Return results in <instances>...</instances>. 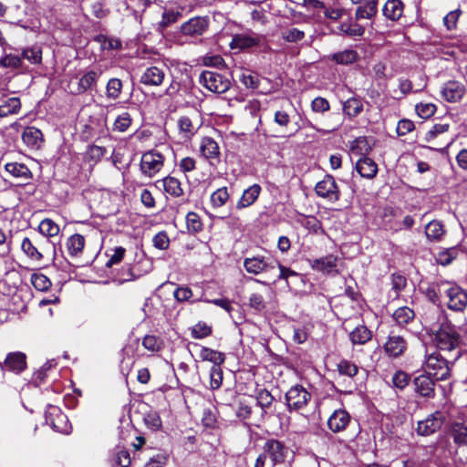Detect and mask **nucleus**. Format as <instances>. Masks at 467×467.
<instances>
[{
	"mask_svg": "<svg viewBox=\"0 0 467 467\" xmlns=\"http://www.w3.org/2000/svg\"><path fill=\"white\" fill-rule=\"evenodd\" d=\"M434 340L440 350L449 352L455 351L454 360L461 357L460 346L462 337L455 326L448 322L441 323L439 329L434 334Z\"/></svg>",
	"mask_w": 467,
	"mask_h": 467,
	"instance_id": "obj_1",
	"label": "nucleus"
},
{
	"mask_svg": "<svg viewBox=\"0 0 467 467\" xmlns=\"http://www.w3.org/2000/svg\"><path fill=\"white\" fill-rule=\"evenodd\" d=\"M440 353L430 354L425 360V373L437 381L446 380L451 376V365Z\"/></svg>",
	"mask_w": 467,
	"mask_h": 467,
	"instance_id": "obj_2",
	"label": "nucleus"
},
{
	"mask_svg": "<svg viewBox=\"0 0 467 467\" xmlns=\"http://www.w3.org/2000/svg\"><path fill=\"white\" fill-rule=\"evenodd\" d=\"M444 297L447 299V307L454 312H463L467 307V291L460 285L448 281V286L443 289Z\"/></svg>",
	"mask_w": 467,
	"mask_h": 467,
	"instance_id": "obj_3",
	"label": "nucleus"
},
{
	"mask_svg": "<svg viewBox=\"0 0 467 467\" xmlns=\"http://www.w3.org/2000/svg\"><path fill=\"white\" fill-rule=\"evenodd\" d=\"M199 81L208 90L219 94L224 93L231 87V82L227 78L212 70L202 71Z\"/></svg>",
	"mask_w": 467,
	"mask_h": 467,
	"instance_id": "obj_4",
	"label": "nucleus"
},
{
	"mask_svg": "<svg viewBox=\"0 0 467 467\" xmlns=\"http://www.w3.org/2000/svg\"><path fill=\"white\" fill-rule=\"evenodd\" d=\"M164 161V156L155 150L143 153L140 163L141 173L150 178L153 177L163 168Z\"/></svg>",
	"mask_w": 467,
	"mask_h": 467,
	"instance_id": "obj_5",
	"label": "nucleus"
},
{
	"mask_svg": "<svg viewBox=\"0 0 467 467\" xmlns=\"http://www.w3.org/2000/svg\"><path fill=\"white\" fill-rule=\"evenodd\" d=\"M310 400L311 394L299 384L291 387L285 393V400L290 411L302 410L308 404Z\"/></svg>",
	"mask_w": 467,
	"mask_h": 467,
	"instance_id": "obj_6",
	"label": "nucleus"
},
{
	"mask_svg": "<svg viewBox=\"0 0 467 467\" xmlns=\"http://www.w3.org/2000/svg\"><path fill=\"white\" fill-rule=\"evenodd\" d=\"M448 435L459 447L467 446V417L459 414L448 425Z\"/></svg>",
	"mask_w": 467,
	"mask_h": 467,
	"instance_id": "obj_7",
	"label": "nucleus"
},
{
	"mask_svg": "<svg viewBox=\"0 0 467 467\" xmlns=\"http://www.w3.org/2000/svg\"><path fill=\"white\" fill-rule=\"evenodd\" d=\"M445 421L443 412L436 410L426 419L418 421L416 431L420 436H430L439 431Z\"/></svg>",
	"mask_w": 467,
	"mask_h": 467,
	"instance_id": "obj_8",
	"label": "nucleus"
},
{
	"mask_svg": "<svg viewBox=\"0 0 467 467\" xmlns=\"http://www.w3.org/2000/svg\"><path fill=\"white\" fill-rule=\"evenodd\" d=\"M316 193L324 199L330 202H337L340 198V191L337 182L332 175H326L324 179L318 182L315 187Z\"/></svg>",
	"mask_w": 467,
	"mask_h": 467,
	"instance_id": "obj_9",
	"label": "nucleus"
},
{
	"mask_svg": "<svg viewBox=\"0 0 467 467\" xmlns=\"http://www.w3.org/2000/svg\"><path fill=\"white\" fill-rule=\"evenodd\" d=\"M263 451L270 458L271 467H274L285 461L287 449L282 441L269 439L265 442Z\"/></svg>",
	"mask_w": 467,
	"mask_h": 467,
	"instance_id": "obj_10",
	"label": "nucleus"
},
{
	"mask_svg": "<svg viewBox=\"0 0 467 467\" xmlns=\"http://www.w3.org/2000/svg\"><path fill=\"white\" fill-rule=\"evenodd\" d=\"M244 269L254 275H259L275 268V261L264 256H254L244 260Z\"/></svg>",
	"mask_w": 467,
	"mask_h": 467,
	"instance_id": "obj_11",
	"label": "nucleus"
},
{
	"mask_svg": "<svg viewBox=\"0 0 467 467\" xmlns=\"http://www.w3.org/2000/svg\"><path fill=\"white\" fill-rule=\"evenodd\" d=\"M163 67L151 66L147 67L140 76V82L148 87L161 86L164 80Z\"/></svg>",
	"mask_w": 467,
	"mask_h": 467,
	"instance_id": "obj_12",
	"label": "nucleus"
},
{
	"mask_svg": "<svg viewBox=\"0 0 467 467\" xmlns=\"http://www.w3.org/2000/svg\"><path fill=\"white\" fill-rule=\"evenodd\" d=\"M26 355L21 352H14L7 355L4 362H0L2 371H13L19 373L26 367Z\"/></svg>",
	"mask_w": 467,
	"mask_h": 467,
	"instance_id": "obj_13",
	"label": "nucleus"
},
{
	"mask_svg": "<svg viewBox=\"0 0 467 467\" xmlns=\"http://www.w3.org/2000/svg\"><path fill=\"white\" fill-rule=\"evenodd\" d=\"M350 419L347 410H336L327 420V427L334 433L341 432L347 429Z\"/></svg>",
	"mask_w": 467,
	"mask_h": 467,
	"instance_id": "obj_14",
	"label": "nucleus"
},
{
	"mask_svg": "<svg viewBox=\"0 0 467 467\" xmlns=\"http://www.w3.org/2000/svg\"><path fill=\"white\" fill-rule=\"evenodd\" d=\"M435 379L427 373L416 377L413 380L415 391L422 397L433 398Z\"/></svg>",
	"mask_w": 467,
	"mask_h": 467,
	"instance_id": "obj_15",
	"label": "nucleus"
},
{
	"mask_svg": "<svg viewBox=\"0 0 467 467\" xmlns=\"http://www.w3.org/2000/svg\"><path fill=\"white\" fill-rule=\"evenodd\" d=\"M352 4L358 5L355 13L357 20L371 19L378 12V0H350Z\"/></svg>",
	"mask_w": 467,
	"mask_h": 467,
	"instance_id": "obj_16",
	"label": "nucleus"
},
{
	"mask_svg": "<svg viewBox=\"0 0 467 467\" xmlns=\"http://www.w3.org/2000/svg\"><path fill=\"white\" fill-rule=\"evenodd\" d=\"M101 75L102 70L100 68L88 69L85 71V73L79 78L77 93L82 94L87 92L88 90L96 88L97 82Z\"/></svg>",
	"mask_w": 467,
	"mask_h": 467,
	"instance_id": "obj_17",
	"label": "nucleus"
},
{
	"mask_svg": "<svg viewBox=\"0 0 467 467\" xmlns=\"http://www.w3.org/2000/svg\"><path fill=\"white\" fill-rule=\"evenodd\" d=\"M208 20L205 17H193L181 26L185 36H195L202 35L208 28Z\"/></svg>",
	"mask_w": 467,
	"mask_h": 467,
	"instance_id": "obj_18",
	"label": "nucleus"
},
{
	"mask_svg": "<svg viewBox=\"0 0 467 467\" xmlns=\"http://www.w3.org/2000/svg\"><path fill=\"white\" fill-rule=\"evenodd\" d=\"M264 41V37L256 34H238L235 35L231 42L232 48L245 49L259 46Z\"/></svg>",
	"mask_w": 467,
	"mask_h": 467,
	"instance_id": "obj_19",
	"label": "nucleus"
},
{
	"mask_svg": "<svg viewBox=\"0 0 467 467\" xmlns=\"http://www.w3.org/2000/svg\"><path fill=\"white\" fill-rule=\"evenodd\" d=\"M465 94V87L458 81H448L441 90V95L444 99L449 102H457Z\"/></svg>",
	"mask_w": 467,
	"mask_h": 467,
	"instance_id": "obj_20",
	"label": "nucleus"
},
{
	"mask_svg": "<svg viewBox=\"0 0 467 467\" xmlns=\"http://www.w3.org/2000/svg\"><path fill=\"white\" fill-rule=\"evenodd\" d=\"M41 244L37 240L24 237L21 242V249L25 254L33 261L39 262L43 259Z\"/></svg>",
	"mask_w": 467,
	"mask_h": 467,
	"instance_id": "obj_21",
	"label": "nucleus"
},
{
	"mask_svg": "<svg viewBox=\"0 0 467 467\" xmlns=\"http://www.w3.org/2000/svg\"><path fill=\"white\" fill-rule=\"evenodd\" d=\"M386 353L393 358L400 357L407 349V342L400 336H389L384 346Z\"/></svg>",
	"mask_w": 467,
	"mask_h": 467,
	"instance_id": "obj_22",
	"label": "nucleus"
},
{
	"mask_svg": "<svg viewBox=\"0 0 467 467\" xmlns=\"http://www.w3.org/2000/svg\"><path fill=\"white\" fill-rule=\"evenodd\" d=\"M200 151L202 156L211 161L212 163L214 160L219 161L220 149L218 143L210 137L202 138L200 143Z\"/></svg>",
	"mask_w": 467,
	"mask_h": 467,
	"instance_id": "obj_23",
	"label": "nucleus"
},
{
	"mask_svg": "<svg viewBox=\"0 0 467 467\" xmlns=\"http://www.w3.org/2000/svg\"><path fill=\"white\" fill-rule=\"evenodd\" d=\"M85 237L80 234H74L67 239L66 249L70 257H79L85 247Z\"/></svg>",
	"mask_w": 467,
	"mask_h": 467,
	"instance_id": "obj_24",
	"label": "nucleus"
},
{
	"mask_svg": "<svg viewBox=\"0 0 467 467\" xmlns=\"http://www.w3.org/2000/svg\"><path fill=\"white\" fill-rule=\"evenodd\" d=\"M404 11V4L401 0H388L382 9L384 16L391 21L401 18Z\"/></svg>",
	"mask_w": 467,
	"mask_h": 467,
	"instance_id": "obj_25",
	"label": "nucleus"
},
{
	"mask_svg": "<svg viewBox=\"0 0 467 467\" xmlns=\"http://www.w3.org/2000/svg\"><path fill=\"white\" fill-rule=\"evenodd\" d=\"M356 169L361 177L372 179L378 173L377 163L368 157L359 159L356 164Z\"/></svg>",
	"mask_w": 467,
	"mask_h": 467,
	"instance_id": "obj_26",
	"label": "nucleus"
},
{
	"mask_svg": "<svg viewBox=\"0 0 467 467\" xmlns=\"http://www.w3.org/2000/svg\"><path fill=\"white\" fill-rule=\"evenodd\" d=\"M448 286V281L441 280L428 285L424 290L426 297L432 303H437L441 296H444L443 289Z\"/></svg>",
	"mask_w": 467,
	"mask_h": 467,
	"instance_id": "obj_27",
	"label": "nucleus"
},
{
	"mask_svg": "<svg viewBox=\"0 0 467 467\" xmlns=\"http://www.w3.org/2000/svg\"><path fill=\"white\" fill-rule=\"evenodd\" d=\"M23 141L32 149H38L43 140V135L40 130L35 127H26L22 134Z\"/></svg>",
	"mask_w": 467,
	"mask_h": 467,
	"instance_id": "obj_28",
	"label": "nucleus"
},
{
	"mask_svg": "<svg viewBox=\"0 0 467 467\" xmlns=\"http://www.w3.org/2000/svg\"><path fill=\"white\" fill-rule=\"evenodd\" d=\"M407 286V278L400 274H392L390 275V289L388 296L391 300H396L400 297V293Z\"/></svg>",
	"mask_w": 467,
	"mask_h": 467,
	"instance_id": "obj_29",
	"label": "nucleus"
},
{
	"mask_svg": "<svg viewBox=\"0 0 467 467\" xmlns=\"http://www.w3.org/2000/svg\"><path fill=\"white\" fill-rule=\"evenodd\" d=\"M372 337V332L365 326L359 325L349 333V338L354 345H364Z\"/></svg>",
	"mask_w": 467,
	"mask_h": 467,
	"instance_id": "obj_30",
	"label": "nucleus"
},
{
	"mask_svg": "<svg viewBox=\"0 0 467 467\" xmlns=\"http://www.w3.org/2000/svg\"><path fill=\"white\" fill-rule=\"evenodd\" d=\"M5 171L10 173L13 177L18 178L24 181H28L32 177V173L28 167L23 163L10 162L5 166Z\"/></svg>",
	"mask_w": 467,
	"mask_h": 467,
	"instance_id": "obj_31",
	"label": "nucleus"
},
{
	"mask_svg": "<svg viewBox=\"0 0 467 467\" xmlns=\"http://www.w3.org/2000/svg\"><path fill=\"white\" fill-rule=\"evenodd\" d=\"M261 192V187L259 184H254L248 189H246L239 202H237V208L242 209L250 206L253 204L258 198Z\"/></svg>",
	"mask_w": 467,
	"mask_h": 467,
	"instance_id": "obj_32",
	"label": "nucleus"
},
{
	"mask_svg": "<svg viewBox=\"0 0 467 467\" xmlns=\"http://www.w3.org/2000/svg\"><path fill=\"white\" fill-rule=\"evenodd\" d=\"M168 194L173 197H180L183 194V190L181 182L172 176H167L161 181H159Z\"/></svg>",
	"mask_w": 467,
	"mask_h": 467,
	"instance_id": "obj_33",
	"label": "nucleus"
},
{
	"mask_svg": "<svg viewBox=\"0 0 467 467\" xmlns=\"http://www.w3.org/2000/svg\"><path fill=\"white\" fill-rule=\"evenodd\" d=\"M202 361L212 362L213 366H221L225 360V355L223 352L202 347L199 354Z\"/></svg>",
	"mask_w": 467,
	"mask_h": 467,
	"instance_id": "obj_34",
	"label": "nucleus"
},
{
	"mask_svg": "<svg viewBox=\"0 0 467 467\" xmlns=\"http://www.w3.org/2000/svg\"><path fill=\"white\" fill-rule=\"evenodd\" d=\"M363 102L358 98H350L343 103V112L349 119L358 116L363 111Z\"/></svg>",
	"mask_w": 467,
	"mask_h": 467,
	"instance_id": "obj_35",
	"label": "nucleus"
},
{
	"mask_svg": "<svg viewBox=\"0 0 467 467\" xmlns=\"http://www.w3.org/2000/svg\"><path fill=\"white\" fill-rule=\"evenodd\" d=\"M445 233L443 224L437 220L431 221L425 228V234L431 241H440Z\"/></svg>",
	"mask_w": 467,
	"mask_h": 467,
	"instance_id": "obj_36",
	"label": "nucleus"
},
{
	"mask_svg": "<svg viewBox=\"0 0 467 467\" xmlns=\"http://www.w3.org/2000/svg\"><path fill=\"white\" fill-rule=\"evenodd\" d=\"M20 56L23 61L26 60L31 65H39L42 62V50L37 46L24 48Z\"/></svg>",
	"mask_w": 467,
	"mask_h": 467,
	"instance_id": "obj_37",
	"label": "nucleus"
},
{
	"mask_svg": "<svg viewBox=\"0 0 467 467\" xmlns=\"http://www.w3.org/2000/svg\"><path fill=\"white\" fill-rule=\"evenodd\" d=\"M337 256L329 254L313 262V268L325 273L332 272L337 266Z\"/></svg>",
	"mask_w": 467,
	"mask_h": 467,
	"instance_id": "obj_38",
	"label": "nucleus"
},
{
	"mask_svg": "<svg viewBox=\"0 0 467 467\" xmlns=\"http://www.w3.org/2000/svg\"><path fill=\"white\" fill-rule=\"evenodd\" d=\"M358 57V53L353 49H346L330 56L331 60L340 65L352 64L357 61Z\"/></svg>",
	"mask_w": 467,
	"mask_h": 467,
	"instance_id": "obj_39",
	"label": "nucleus"
},
{
	"mask_svg": "<svg viewBox=\"0 0 467 467\" xmlns=\"http://www.w3.org/2000/svg\"><path fill=\"white\" fill-rule=\"evenodd\" d=\"M123 84L119 78H112L106 85V96L109 99L116 100L120 97Z\"/></svg>",
	"mask_w": 467,
	"mask_h": 467,
	"instance_id": "obj_40",
	"label": "nucleus"
},
{
	"mask_svg": "<svg viewBox=\"0 0 467 467\" xmlns=\"http://www.w3.org/2000/svg\"><path fill=\"white\" fill-rule=\"evenodd\" d=\"M0 66L11 69L26 70L25 64L20 55L8 54L0 59Z\"/></svg>",
	"mask_w": 467,
	"mask_h": 467,
	"instance_id": "obj_41",
	"label": "nucleus"
},
{
	"mask_svg": "<svg viewBox=\"0 0 467 467\" xmlns=\"http://www.w3.org/2000/svg\"><path fill=\"white\" fill-rule=\"evenodd\" d=\"M178 127L184 139H191L197 131V127L187 116H182L178 119Z\"/></svg>",
	"mask_w": 467,
	"mask_h": 467,
	"instance_id": "obj_42",
	"label": "nucleus"
},
{
	"mask_svg": "<svg viewBox=\"0 0 467 467\" xmlns=\"http://www.w3.org/2000/svg\"><path fill=\"white\" fill-rule=\"evenodd\" d=\"M20 108L21 103L18 98H9L0 105V118H4L11 114H16L18 112Z\"/></svg>",
	"mask_w": 467,
	"mask_h": 467,
	"instance_id": "obj_43",
	"label": "nucleus"
},
{
	"mask_svg": "<svg viewBox=\"0 0 467 467\" xmlns=\"http://www.w3.org/2000/svg\"><path fill=\"white\" fill-rule=\"evenodd\" d=\"M414 317H415L414 311L408 306L399 307L393 313L394 320L400 326L409 324L410 322H411L414 319Z\"/></svg>",
	"mask_w": 467,
	"mask_h": 467,
	"instance_id": "obj_44",
	"label": "nucleus"
},
{
	"mask_svg": "<svg viewBox=\"0 0 467 467\" xmlns=\"http://www.w3.org/2000/svg\"><path fill=\"white\" fill-rule=\"evenodd\" d=\"M275 398L272 396V394L266 390V389H261L256 396V404L261 408L262 418L265 417V415L267 413V409H269L273 402Z\"/></svg>",
	"mask_w": 467,
	"mask_h": 467,
	"instance_id": "obj_45",
	"label": "nucleus"
},
{
	"mask_svg": "<svg viewBox=\"0 0 467 467\" xmlns=\"http://www.w3.org/2000/svg\"><path fill=\"white\" fill-rule=\"evenodd\" d=\"M38 230L45 236L54 237L58 234L59 226L53 220L46 218L41 221Z\"/></svg>",
	"mask_w": 467,
	"mask_h": 467,
	"instance_id": "obj_46",
	"label": "nucleus"
},
{
	"mask_svg": "<svg viewBox=\"0 0 467 467\" xmlns=\"http://www.w3.org/2000/svg\"><path fill=\"white\" fill-rule=\"evenodd\" d=\"M132 123V118L129 112H122L119 114L114 123L112 130L118 132H125L130 127Z\"/></svg>",
	"mask_w": 467,
	"mask_h": 467,
	"instance_id": "obj_47",
	"label": "nucleus"
},
{
	"mask_svg": "<svg viewBox=\"0 0 467 467\" xmlns=\"http://www.w3.org/2000/svg\"><path fill=\"white\" fill-rule=\"evenodd\" d=\"M31 284L38 291H47L51 286V281L49 278L41 274L35 273L31 275Z\"/></svg>",
	"mask_w": 467,
	"mask_h": 467,
	"instance_id": "obj_48",
	"label": "nucleus"
},
{
	"mask_svg": "<svg viewBox=\"0 0 467 467\" xmlns=\"http://www.w3.org/2000/svg\"><path fill=\"white\" fill-rule=\"evenodd\" d=\"M229 193L226 187H222L213 192L211 195V202L213 207L223 206L229 200Z\"/></svg>",
	"mask_w": 467,
	"mask_h": 467,
	"instance_id": "obj_49",
	"label": "nucleus"
},
{
	"mask_svg": "<svg viewBox=\"0 0 467 467\" xmlns=\"http://www.w3.org/2000/svg\"><path fill=\"white\" fill-rule=\"evenodd\" d=\"M212 327L204 322H198L191 328V336L196 339H202L212 335Z\"/></svg>",
	"mask_w": 467,
	"mask_h": 467,
	"instance_id": "obj_50",
	"label": "nucleus"
},
{
	"mask_svg": "<svg viewBox=\"0 0 467 467\" xmlns=\"http://www.w3.org/2000/svg\"><path fill=\"white\" fill-rule=\"evenodd\" d=\"M187 229L191 233H199L202 230L203 224L201 217L194 212H190L186 215Z\"/></svg>",
	"mask_w": 467,
	"mask_h": 467,
	"instance_id": "obj_51",
	"label": "nucleus"
},
{
	"mask_svg": "<svg viewBox=\"0 0 467 467\" xmlns=\"http://www.w3.org/2000/svg\"><path fill=\"white\" fill-rule=\"evenodd\" d=\"M143 347L151 352H158L163 348V341L153 335H147L142 340Z\"/></svg>",
	"mask_w": 467,
	"mask_h": 467,
	"instance_id": "obj_52",
	"label": "nucleus"
},
{
	"mask_svg": "<svg viewBox=\"0 0 467 467\" xmlns=\"http://www.w3.org/2000/svg\"><path fill=\"white\" fill-rule=\"evenodd\" d=\"M305 37V32L296 27L286 28L282 31V38L290 43H296Z\"/></svg>",
	"mask_w": 467,
	"mask_h": 467,
	"instance_id": "obj_53",
	"label": "nucleus"
},
{
	"mask_svg": "<svg viewBox=\"0 0 467 467\" xmlns=\"http://www.w3.org/2000/svg\"><path fill=\"white\" fill-rule=\"evenodd\" d=\"M145 424L152 431H158L161 428L162 422L157 411L150 410L144 416Z\"/></svg>",
	"mask_w": 467,
	"mask_h": 467,
	"instance_id": "obj_54",
	"label": "nucleus"
},
{
	"mask_svg": "<svg viewBox=\"0 0 467 467\" xmlns=\"http://www.w3.org/2000/svg\"><path fill=\"white\" fill-rule=\"evenodd\" d=\"M410 381V376L403 370H398L392 377L393 386L397 389H405Z\"/></svg>",
	"mask_w": 467,
	"mask_h": 467,
	"instance_id": "obj_55",
	"label": "nucleus"
},
{
	"mask_svg": "<svg viewBox=\"0 0 467 467\" xmlns=\"http://www.w3.org/2000/svg\"><path fill=\"white\" fill-rule=\"evenodd\" d=\"M337 369L340 374L348 376L350 378L357 375L358 368V366L348 360H341L337 365Z\"/></svg>",
	"mask_w": 467,
	"mask_h": 467,
	"instance_id": "obj_56",
	"label": "nucleus"
},
{
	"mask_svg": "<svg viewBox=\"0 0 467 467\" xmlns=\"http://www.w3.org/2000/svg\"><path fill=\"white\" fill-rule=\"evenodd\" d=\"M249 306L256 311L261 312L265 308V302L263 293L255 291L249 297Z\"/></svg>",
	"mask_w": 467,
	"mask_h": 467,
	"instance_id": "obj_57",
	"label": "nucleus"
},
{
	"mask_svg": "<svg viewBox=\"0 0 467 467\" xmlns=\"http://www.w3.org/2000/svg\"><path fill=\"white\" fill-rule=\"evenodd\" d=\"M211 388L217 389L223 382V370L220 366H213L210 371Z\"/></svg>",
	"mask_w": 467,
	"mask_h": 467,
	"instance_id": "obj_58",
	"label": "nucleus"
},
{
	"mask_svg": "<svg viewBox=\"0 0 467 467\" xmlns=\"http://www.w3.org/2000/svg\"><path fill=\"white\" fill-rule=\"evenodd\" d=\"M130 462V453L126 450H119L113 458V464L117 467H129Z\"/></svg>",
	"mask_w": 467,
	"mask_h": 467,
	"instance_id": "obj_59",
	"label": "nucleus"
},
{
	"mask_svg": "<svg viewBox=\"0 0 467 467\" xmlns=\"http://www.w3.org/2000/svg\"><path fill=\"white\" fill-rule=\"evenodd\" d=\"M275 122L281 128H287L291 122L290 114L287 109H281L276 110L274 118Z\"/></svg>",
	"mask_w": 467,
	"mask_h": 467,
	"instance_id": "obj_60",
	"label": "nucleus"
},
{
	"mask_svg": "<svg viewBox=\"0 0 467 467\" xmlns=\"http://www.w3.org/2000/svg\"><path fill=\"white\" fill-rule=\"evenodd\" d=\"M461 15H462L461 9H456V10L449 12L445 16V17L443 18V23L448 30H453L456 28L457 22H458Z\"/></svg>",
	"mask_w": 467,
	"mask_h": 467,
	"instance_id": "obj_61",
	"label": "nucleus"
},
{
	"mask_svg": "<svg viewBox=\"0 0 467 467\" xmlns=\"http://www.w3.org/2000/svg\"><path fill=\"white\" fill-rule=\"evenodd\" d=\"M311 109L314 112L324 113L329 110L330 104L327 99L317 97L311 102Z\"/></svg>",
	"mask_w": 467,
	"mask_h": 467,
	"instance_id": "obj_62",
	"label": "nucleus"
},
{
	"mask_svg": "<svg viewBox=\"0 0 467 467\" xmlns=\"http://www.w3.org/2000/svg\"><path fill=\"white\" fill-rule=\"evenodd\" d=\"M105 154L106 149L98 145L89 146L87 151L88 159L94 162L99 161Z\"/></svg>",
	"mask_w": 467,
	"mask_h": 467,
	"instance_id": "obj_63",
	"label": "nucleus"
},
{
	"mask_svg": "<svg viewBox=\"0 0 467 467\" xmlns=\"http://www.w3.org/2000/svg\"><path fill=\"white\" fill-rule=\"evenodd\" d=\"M418 115L422 119L431 117L436 111V106L432 103H420L416 106Z\"/></svg>",
	"mask_w": 467,
	"mask_h": 467,
	"instance_id": "obj_64",
	"label": "nucleus"
}]
</instances>
